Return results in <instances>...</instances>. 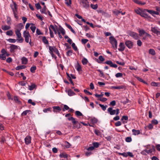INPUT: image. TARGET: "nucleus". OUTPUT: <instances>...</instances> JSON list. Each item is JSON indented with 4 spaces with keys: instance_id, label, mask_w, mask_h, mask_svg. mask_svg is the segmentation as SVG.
Returning a JSON list of instances; mask_svg holds the SVG:
<instances>
[{
    "instance_id": "f257e3e1",
    "label": "nucleus",
    "mask_w": 160,
    "mask_h": 160,
    "mask_svg": "<svg viewBox=\"0 0 160 160\" xmlns=\"http://www.w3.org/2000/svg\"><path fill=\"white\" fill-rule=\"evenodd\" d=\"M109 40L113 48L115 49H116L117 48L118 42L116 39L113 36H111L109 38Z\"/></svg>"
},
{
    "instance_id": "f03ea898",
    "label": "nucleus",
    "mask_w": 160,
    "mask_h": 160,
    "mask_svg": "<svg viewBox=\"0 0 160 160\" xmlns=\"http://www.w3.org/2000/svg\"><path fill=\"white\" fill-rule=\"evenodd\" d=\"M127 33L135 40H138L139 38L138 34L136 32L129 30L128 31Z\"/></svg>"
},
{
    "instance_id": "7ed1b4c3",
    "label": "nucleus",
    "mask_w": 160,
    "mask_h": 160,
    "mask_svg": "<svg viewBox=\"0 0 160 160\" xmlns=\"http://www.w3.org/2000/svg\"><path fill=\"white\" fill-rule=\"evenodd\" d=\"M119 109H117L116 110H113L112 108H109L108 109V112L111 115H113L116 114V115L119 113Z\"/></svg>"
},
{
    "instance_id": "20e7f679",
    "label": "nucleus",
    "mask_w": 160,
    "mask_h": 160,
    "mask_svg": "<svg viewBox=\"0 0 160 160\" xmlns=\"http://www.w3.org/2000/svg\"><path fill=\"white\" fill-rule=\"evenodd\" d=\"M146 12H147V9H142L140 15L141 17L145 18V19L150 18V17L146 13Z\"/></svg>"
},
{
    "instance_id": "39448f33",
    "label": "nucleus",
    "mask_w": 160,
    "mask_h": 160,
    "mask_svg": "<svg viewBox=\"0 0 160 160\" xmlns=\"http://www.w3.org/2000/svg\"><path fill=\"white\" fill-rule=\"evenodd\" d=\"M146 12H147V9H142L140 15L141 17L145 18V19L150 18V17L146 13Z\"/></svg>"
},
{
    "instance_id": "423d86ee",
    "label": "nucleus",
    "mask_w": 160,
    "mask_h": 160,
    "mask_svg": "<svg viewBox=\"0 0 160 160\" xmlns=\"http://www.w3.org/2000/svg\"><path fill=\"white\" fill-rule=\"evenodd\" d=\"M23 36L25 38V42L27 43L29 42V38L31 37L29 32L26 31H24L23 33Z\"/></svg>"
},
{
    "instance_id": "0eeeda50",
    "label": "nucleus",
    "mask_w": 160,
    "mask_h": 160,
    "mask_svg": "<svg viewBox=\"0 0 160 160\" xmlns=\"http://www.w3.org/2000/svg\"><path fill=\"white\" fill-rule=\"evenodd\" d=\"M151 31L157 35H160V29L157 27H152Z\"/></svg>"
},
{
    "instance_id": "6e6552de",
    "label": "nucleus",
    "mask_w": 160,
    "mask_h": 160,
    "mask_svg": "<svg viewBox=\"0 0 160 160\" xmlns=\"http://www.w3.org/2000/svg\"><path fill=\"white\" fill-rule=\"evenodd\" d=\"M125 45L129 49L132 48L133 46V43L130 40H127L125 42Z\"/></svg>"
},
{
    "instance_id": "1a4fd4ad",
    "label": "nucleus",
    "mask_w": 160,
    "mask_h": 160,
    "mask_svg": "<svg viewBox=\"0 0 160 160\" xmlns=\"http://www.w3.org/2000/svg\"><path fill=\"white\" fill-rule=\"evenodd\" d=\"M18 48L20 49L19 46L13 44H11L10 47V51L11 52H14L15 50L17 49Z\"/></svg>"
},
{
    "instance_id": "9d476101",
    "label": "nucleus",
    "mask_w": 160,
    "mask_h": 160,
    "mask_svg": "<svg viewBox=\"0 0 160 160\" xmlns=\"http://www.w3.org/2000/svg\"><path fill=\"white\" fill-rule=\"evenodd\" d=\"M119 48L118 49L119 51L122 52L123 51L125 48V45L123 42H120L119 45Z\"/></svg>"
},
{
    "instance_id": "9b49d317",
    "label": "nucleus",
    "mask_w": 160,
    "mask_h": 160,
    "mask_svg": "<svg viewBox=\"0 0 160 160\" xmlns=\"http://www.w3.org/2000/svg\"><path fill=\"white\" fill-rule=\"evenodd\" d=\"M31 137L29 136H27L25 138V142L26 144H30L31 142Z\"/></svg>"
},
{
    "instance_id": "f8f14e48",
    "label": "nucleus",
    "mask_w": 160,
    "mask_h": 160,
    "mask_svg": "<svg viewBox=\"0 0 160 160\" xmlns=\"http://www.w3.org/2000/svg\"><path fill=\"white\" fill-rule=\"evenodd\" d=\"M52 108L53 111L55 113L59 112L61 110V108L59 106H54Z\"/></svg>"
},
{
    "instance_id": "ddd939ff",
    "label": "nucleus",
    "mask_w": 160,
    "mask_h": 160,
    "mask_svg": "<svg viewBox=\"0 0 160 160\" xmlns=\"http://www.w3.org/2000/svg\"><path fill=\"white\" fill-rule=\"evenodd\" d=\"M147 12L153 16H154V14L158 15L159 14V13L158 12H156L152 10L147 9Z\"/></svg>"
},
{
    "instance_id": "4468645a",
    "label": "nucleus",
    "mask_w": 160,
    "mask_h": 160,
    "mask_svg": "<svg viewBox=\"0 0 160 160\" xmlns=\"http://www.w3.org/2000/svg\"><path fill=\"white\" fill-rule=\"evenodd\" d=\"M125 87L124 86L121 85L118 86H112L111 88H114L116 89H123L125 88Z\"/></svg>"
},
{
    "instance_id": "2eb2a0df",
    "label": "nucleus",
    "mask_w": 160,
    "mask_h": 160,
    "mask_svg": "<svg viewBox=\"0 0 160 160\" xmlns=\"http://www.w3.org/2000/svg\"><path fill=\"white\" fill-rule=\"evenodd\" d=\"M20 29H17L15 31V33L18 38H20L21 37V34L20 32Z\"/></svg>"
},
{
    "instance_id": "dca6fc26",
    "label": "nucleus",
    "mask_w": 160,
    "mask_h": 160,
    "mask_svg": "<svg viewBox=\"0 0 160 160\" xmlns=\"http://www.w3.org/2000/svg\"><path fill=\"white\" fill-rule=\"evenodd\" d=\"M133 134L135 135H138L140 133V131L138 130L133 129L132 130Z\"/></svg>"
},
{
    "instance_id": "f3484780",
    "label": "nucleus",
    "mask_w": 160,
    "mask_h": 160,
    "mask_svg": "<svg viewBox=\"0 0 160 160\" xmlns=\"http://www.w3.org/2000/svg\"><path fill=\"white\" fill-rule=\"evenodd\" d=\"M128 117L127 116H122L121 119V120L123 122V123L124 124L127 123V122L125 121L124 120H128Z\"/></svg>"
},
{
    "instance_id": "a211bd4d",
    "label": "nucleus",
    "mask_w": 160,
    "mask_h": 160,
    "mask_svg": "<svg viewBox=\"0 0 160 160\" xmlns=\"http://www.w3.org/2000/svg\"><path fill=\"white\" fill-rule=\"evenodd\" d=\"M42 41L45 44H49L48 41L45 36L42 37Z\"/></svg>"
},
{
    "instance_id": "6ab92c4d",
    "label": "nucleus",
    "mask_w": 160,
    "mask_h": 160,
    "mask_svg": "<svg viewBox=\"0 0 160 160\" xmlns=\"http://www.w3.org/2000/svg\"><path fill=\"white\" fill-rule=\"evenodd\" d=\"M82 3L83 4V6L84 8H87L89 7V5L88 2H85L83 1Z\"/></svg>"
},
{
    "instance_id": "aec40b11",
    "label": "nucleus",
    "mask_w": 160,
    "mask_h": 160,
    "mask_svg": "<svg viewBox=\"0 0 160 160\" xmlns=\"http://www.w3.org/2000/svg\"><path fill=\"white\" fill-rule=\"evenodd\" d=\"M71 121H72V123L73 124L74 127L75 128L77 127L76 126V124L78 123V121H76L75 118H72V119Z\"/></svg>"
},
{
    "instance_id": "412c9836",
    "label": "nucleus",
    "mask_w": 160,
    "mask_h": 160,
    "mask_svg": "<svg viewBox=\"0 0 160 160\" xmlns=\"http://www.w3.org/2000/svg\"><path fill=\"white\" fill-rule=\"evenodd\" d=\"M21 59H22V64H26L27 63L28 61V59L25 57H23Z\"/></svg>"
},
{
    "instance_id": "4be33fe9",
    "label": "nucleus",
    "mask_w": 160,
    "mask_h": 160,
    "mask_svg": "<svg viewBox=\"0 0 160 160\" xmlns=\"http://www.w3.org/2000/svg\"><path fill=\"white\" fill-rule=\"evenodd\" d=\"M36 86L34 84H32L31 85H28V89L30 90H32L35 88Z\"/></svg>"
},
{
    "instance_id": "5701e85b",
    "label": "nucleus",
    "mask_w": 160,
    "mask_h": 160,
    "mask_svg": "<svg viewBox=\"0 0 160 160\" xmlns=\"http://www.w3.org/2000/svg\"><path fill=\"white\" fill-rule=\"evenodd\" d=\"M56 47L53 46H49L48 48L49 49V52L50 53H52L54 51V48H55Z\"/></svg>"
},
{
    "instance_id": "b1692460",
    "label": "nucleus",
    "mask_w": 160,
    "mask_h": 160,
    "mask_svg": "<svg viewBox=\"0 0 160 160\" xmlns=\"http://www.w3.org/2000/svg\"><path fill=\"white\" fill-rule=\"evenodd\" d=\"M26 66L25 65H20L18 66L17 67H16V69L17 70H19L20 69H24L26 68Z\"/></svg>"
},
{
    "instance_id": "393cba45",
    "label": "nucleus",
    "mask_w": 160,
    "mask_h": 160,
    "mask_svg": "<svg viewBox=\"0 0 160 160\" xmlns=\"http://www.w3.org/2000/svg\"><path fill=\"white\" fill-rule=\"evenodd\" d=\"M2 29L3 30H9L11 28V27L8 26H2Z\"/></svg>"
},
{
    "instance_id": "a878e982",
    "label": "nucleus",
    "mask_w": 160,
    "mask_h": 160,
    "mask_svg": "<svg viewBox=\"0 0 160 160\" xmlns=\"http://www.w3.org/2000/svg\"><path fill=\"white\" fill-rule=\"evenodd\" d=\"M66 26H67V27L73 33L75 34L76 32L73 29V28H72V27L70 25L66 24Z\"/></svg>"
},
{
    "instance_id": "bb28decb",
    "label": "nucleus",
    "mask_w": 160,
    "mask_h": 160,
    "mask_svg": "<svg viewBox=\"0 0 160 160\" xmlns=\"http://www.w3.org/2000/svg\"><path fill=\"white\" fill-rule=\"evenodd\" d=\"M59 156L60 158H67L68 157V155L64 153H62L59 155Z\"/></svg>"
},
{
    "instance_id": "cd10ccee",
    "label": "nucleus",
    "mask_w": 160,
    "mask_h": 160,
    "mask_svg": "<svg viewBox=\"0 0 160 160\" xmlns=\"http://www.w3.org/2000/svg\"><path fill=\"white\" fill-rule=\"evenodd\" d=\"M149 54L153 55H154L156 54L155 50L153 49H150L149 50Z\"/></svg>"
},
{
    "instance_id": "c85d7f7f",
    "label": "nucleus",
    "mask_w": 160,
    "mask_h": 160,
    "mask_svg": "<svg viewBox=\"0 0 160 160\" xmlns=\"http://www.w3.org/2000/svg\"><path fill=\"white\" fill-rule=\"evenodd\" d=\"M68 95L69 96H72L75 95V93L71 90L69 89L68 92Z\"/></svg>"
},
{
    "instance_id": "c756f323",
    "label": "nucleus",
    "mask_w": 160,
    "mask_h": 160,
    "mask_svg": "<svg viewBox=\"0 0 160 160\" xmlns=\"http://www.w3.org/2000/svg\"><path fill=\"white\" fill-rule=\"evenodd\" d=\"M82 62L83 65H85L87 64L88 62V61L86 58H84L82 59Z\"/></svg>"
},
{
    "instance_id": "7c9ffc66",
    "label": "nucleus",
    "mask_w": 160,
    "mask_h": 160,
    "mask_svg": "<svg viewBox=\"0 0 160 160\" xmlns=\"http://www.w3.org/2000/svg\"><path fill=\"white\" fill-rule=\"evenodd\" d=\"M145 31L143 29L140 30L139 31V35L140 36H141L143 35L145 33Z\"/></svg>"
},
{
    "instance_id": "2f4dec72",
    "label": "nucleus",
    "mask_w": 160,
    "mask_h": 160,
    "mask_svg": "<svg viewBox=\"0 0 160 160\" xmlns=\"http://www.w3.org/2000/svg\"><path fill=\"white\" fill-rule=\"evenodd\" d=\"M14 8L15 9H13L12 11L13 12V13L18 12L17 5L15 3H14Z\"/></svg>"
},
{
    "instance_id": "473e14b6",
    "label": "nucleus",
    "mask_w": 160,
    "mask_h": 160,
    "mask_svg": "<svg viewBox=\"0 0 160 160\" xmlns=\"http://www.w3.org/2000/svg\"><path fill=\"white\" fill-rule=\"evenodd\" d=\"M76 68L78 71H82V68L81 65L79 64H78L76 67Z\"/></svg>"
},
{
    "instance_id": "72a5a7b5",
    "label": "nucleus",
    "mask_w": 160,
    "mask_h": 160,
    "mask_svg": "<svg viewBox=\"0 0 160 160\" xmlns=\"http://www.w3.org/2000/svg\"><path fill=\"white\" fill-rule=\"evenodd\" d=\"M7 23L9 25H10L11 24V20L10 18L9 17H7Z\"/></svg>"
},
{
    "instance_id": "f704fd0d",
    "label": "nucleus",
    "mask_w": 160,
    "mask_h": 160,
    "mask_svg": "<svg viewBox=\"0 0 160 160\" xmlns=\"http://www.w3.org/2000/svg\"><path fill=\"white\" fill-rule=\"evenodd\" d=\"M65 3L68 6H70L71 4V0H65Z\"/></svg>"
},
{
    "instance_id": "c9c22d12",
    "label": "nucleus",
    "mask_w": 160,
    "mask_h": 160,
    "mask_svg": "<svg viewBox=\"0 0 160 160\" xmlns=\"http://www.w3.org/2000/svg\"><path fill=\"white\" fill-rule=\"evenodd\" d=\"M135 78H137L138 81H139L142 82L144 83H146V82L144 81L142 78L138 77V76H135Z\"/></svg>"
},
{
    "instance_id": "e433bc0d",
    "label": "nucleus",
    "mask_w": 160,
    "mask_h": 160,
    "mask_svg": "<svg viewBox=\"0 0 160 160\" xmlns=\"http://www.w3.org/2000/svg\"><path fill=\"white\" fill-rule=\"evenodd\" d=\"M99 106L101 108L102 110L104 111L106 110V108L107 107V106L106 105V106H104L101 104H99Z\"/></svg>"
},
{
    "instance_id": "4c0bfd02",
    "label": "nucleus",
    "mask_w": 160,
    "mask_h": 160,
    "mask_svg": "<svg viewBox=\"0 0 160 160\" xmlns=\"http://www.w3.org/2000/svg\"><path fill=\"white\" fill-rule=\"evenodd\" d=\"M71 146V144L68 142L66 141L65 142V147L66 148H70Z\"/></svg>"
},
{
    "instance_id": "58836bf2",
    "label": "nucleus",
    "mask_w": 160,
    "mask_h": 160,
    "mask_svg": "<svg viewBox=\"0 0 160 160\" xmlns=\"http://www.w3.org/2000/svg\"><path fill=\"white\" fill-rule=\"evenodd\" d=\"M90 6L92 8L94 9H97L98 7V6L97 4L94 5V4H91L90 5Z\"/></svg>"
},
{
    "instance_id": "ea45409f",
    "label": "nucleus",
    "mask_w": 160,
    "mask_h": 160,
    "mask_svg": "<svg viewBox=\"0 0 160 160\" xmlns=\"http://www.w3.org/2000/svg\"><path fill=\"white\" fill-rule=\"evenodd\" d=\"M30 111H31L30 110H26L24 111L22 113V116L26 115Z\"/></svg>"
},
{
    "instance_id": "a19ab883",
    "label": "nucleus",
    "mask_w": 160,
    "mask_h": 160,
    "mask_svg": "<svg viewBox=\"0 0 160 160\" xmlns=\"http://www.w3.org/2000/svg\"><path fill=\"white\" fill-rule=\"evenodd\" d=\"M122 74L120 72L118 73L117 74H116L115 75L116 77L117 78L122 77Z\"/></svg>"
},
{
    "instance_id": "79ce46f5",
    "label": "nucleus",
    "mask_w": 160,
    "mask_h": 160,
    "mask_svg": "<svg viewBox=\"0 0 160 160\" xmlns=\"http://www.w3.org/2000/svg\"><path fill=\"white\" fill-rule=\"evenodd\" d=\"M7 41L10 42L14 43L16 42V40L14 39L9 38Z\"/></svg>"
},
{
    "instance_id": "37998d69",
    "label": "nucleus",
    "mask_w": 160,
    "mask_h": 160,
    "mask_svg": "<svg viewBox=\"0 0 160 160\" xmlns=\"http://www.w3.org/2000/svg\"><path fill=\"white\" fill-rule=\"evenodd\" d=\"M75 114L78 117L82 116V114L79 111H77L75 112Z\"/></svg>"
},
{
    "instance_id": "c03bdc74",
    "label": "nucleus",
    "mask_w": 160,
    "mask_h": 160,
    "mask_svg": "<svg viewBox=\"0 0 160 160\" xmlns=\"http://www.w3.org/2000/svg\"><path fill=\"white\" fill-rule=\"evenodd\" d=\"M13 34V32L12 30L8 31L6 32V34L8 36H12Z\"/></svg>"
},
{
    "instance_id": "a18cd8bd",
    "label": "nucleus",
    "mask_w": 160,
    "mask_h": 160,
    "mask_svg": "<svg viewBox=\"0 0 160 160\" xmlns=\"http://www.w3.org/2000/svg\"><path fill=\"white\" fill-rule=\"evenodd\" d=\"M119 155H122L123 157L126 158L128 156L127 152H123V153H119Z\"/></svg>"
},
{
    "instance_id": "49530a36",
    "label": "nucleus",
    "mask_w": 160,
    "mask_h": 160,
    "mask_svg": "<svg viewBox=\"0 0 160 160\" xmlns=\"http://www.w3.org/2000/svg\"><path fill=\"white\" fill-rule=\"evenodd\" d=\"M72 51L71 50H69L66 53L67 55L68 56H70L72 55Z\"/></svg>"
},
{
    "instance_id": "de8ad7c7",
    "label": "nucleus",
    "mask_w": 160,
    "mask_h": 160,
    "mask_svg": "<svg viewBox=\"0 0 160 160\" xmlns=\"http://www.w3.org/2000/svg\"><path fill=\"white\" fill-rule=\"evenodd\" d=\"M93 146L94 148H97L100 145V144L98 142H95L93 143Z\"/></svg>"
},
{
    "instance_id": "09e8293b",
    "label": "nucleus",
    "mask_w": 160,
    "mask_h": 160,
    "mask_svg": "<svg viewBox=\"0 0 160 160\" xmlns=\"http://www.w3.org/2000/svg\"><path fill=\"white\" fill-rule=\"evenodd\" d=\"M4 54H1L0 55V58L2 60H5L6 59V56Z\"/></svg>"
},
{
    "instance_id": "8fccbe9b",
    "label": "nucleus",
    "mask_w": 160,
    "mask_h": 160,
    "mask_svg": "<svg viewBox=\"0 0 160 160\" xmlns=\"http://www.w3.org/2000/svg\"><path fill=\"white\" fill-rule=\"evenodd\" d=\"M91 121L92 123H97L98 120L96 118H93L91 119Z\"/></svg>"
},
{
    "instance_id": "3c124183",
    "label": "nucleus",
    "mask_w": 160,
    "mask_h": 160,
    "mask_svg": "<svg viewBox=\"0 0 160 160\" xmlns=\"http://www.w3.org/2000/svg\"><path fill=\"white\" fill-rule=\"evenodd\" d=\"M94 132L98 136H100L101 135L100 132L98 130H95L94 131Z\"/></svg>"
},
{
    "instance_id": "603ef678",
    "label": "nucleus",
    "mask_w": 160,
    "mask_h": 160,
    "mask_svg": "<svg viewBox=\"0 0 160 160\" xmlns=\"http://www.w3.org/2000/svg\"><path fill=\"white\" fill-rule=\"evenodd\" d=\"M36 66H33V67H31V69H30V71L32 72H35V71L36 70Z\"/></svg>"
},
{
    "instance_id": "864d4df0",
    "label": "nucleus",
    "mask_w": 160,
    "mask_h": 160,
    "mask_svg": "<svg viewBox=\"0 0 160 160\" xmlns=\"http://www.w3.org/2000/svg\"><path fill=\"white\" fill-rule=\"evenodd\" d=\"M72 46L75 51H77L78 50L77 48L74 43H72Z\"/></svg>"
},
{
    "instance_id": "5fc2aeb1",
    "label": "nucleus",
    "mask_w": 160,
    "mask_h": 160,
    "mask_svg": "<svg viewBox=\"0 0 160 160\" xmlns=\"http://www.w3.org/2000/svg\"><path fill=\"white\" fill-rule=\"evenodd\" d=\"M142 9L139 8L138 9L135 10V12L137 14L140 15Z\"/></svg>"
},
{
    "instance_id": "6e6d98bb",
    "label": "nucleus",
    "mask_w": 160,
    "mask_h": 160,
    "mask_svg": "<svg viewBox=\"0 0 160 160\" xmlns=\"http://www.w3.org/2000/svg\"><path fill=\"white\" fill-rule=\"evenodd\" d=\"M60 31V32L62 33V34L64 35L65 34V32L64 30L62 27L60 28L59 29Z\"/></svg>"
},
{
    "instance_id": "4d7b16f0",
    "label": "nucleus",
    "mask_w": 160,
    "mask_h": 160,
    "mask_svg": "<svg viewBox=\"0 0 160 160\" xmlns=\"http://www.w3.org/2000/svg\"><path fill=\"white\" fill-rule=\"evenodd\" d=\"M97 12L98 13H101L102 15H104V14H105V12L103 11L102 10H101V9H98L97 10Z\"/></svg>"
},
{
    "instance_id": "13d9d810",
    "label": "nucleus",
    "mask_w": 160,
    "mask_h": 160,
    "mask_svg": "<svg viewBox=\"0 0 160 160\" xmlns=\"http://www.w3.org/2000/svg\"><path fill=\"white\" fill-rule=\"evenodd\" d=\"M36 33L38 35H42L43 33L41 32V31L38 29L37 28L36 30Z\"/></svg>"
},
{
    "instance_id": "bf43d9fd",
    "label": "nucleus",
    "mask_w": 160,
    "mask_h": 160,
    "mask_svg": "<svg viewBox=\"0 0 160 160\" xmlns=\"http://www.w3.org/2000/svg\"><path fill=\"white\" fill-rule=\"evenodd\" d=\"M69 109V107L67 105H64V108L63 109V111H64L65 110H67Z\"/></svg>"
},
{
    "instance_id": "052dcab7",
    "label": "nucleus",
    "mask_w": 160,
    "mask_h": 160,
    "mask_svg": "<svg viewBox=\"0 0 160 160\" xmlns=\"http://www.w3.org/2000/svg\"><path fill=\"white\" fill-rule=\"evenodd\" d=\"M151 84L152 86L157 87L158 86V83L155 82H152L151 83Z\"/></svg>"
},
{
    "instance_id": "680f3d73",
    "label": "nucleus",
    "mask_w": 160,
    "mask_h": 160,
    "mask_svg": "<svg viewBox=\"0 0 160 160\" xmlns=\"http://www.w3.org/2000/svg\"><path fill=\"white\" fill-rule=\"evenodd\" d=\"M28 102L29 103L32 104V105L33 106L35 105L36 104L34 102H32V100L31 99H29L28 100Z\"/></svg>"
},
{
    "instance_id": "e2e57ef3",
    "label": "nucleus",
    "mask_w": 160,
    "mask_h": 160,
    "mask_svg": "<svg viewBox=\"0 0 160 160\" xmlns=\"http://www.w3.org/2000/svg\"><path fill=\"white\" fill-rule=\"evenodd\" d=\"M132 141V138L130 137H127L126 138V141L127 142H130Z\"/></svg>"
},
{
    "instance_id": "0e129e2a",
    "label": "nucleus",
    "mask_w": 160,
    "mask_h": 160,
    "mask_svg": "<svg viewBox=\"0 0 160 160\" xmlns=\"http://www.w3.org/2000/svg\"><path fill=\"white\" fill-rule=\"evenodd\" d=\"M49 28L50 36L51 38H53L54 37L53 32L50 28Z\"/></svg>"
},
{
    "instance_id": "69168bd1",
    "label": "nucleus",
    "mask_w": 160,
    "mask_h": 160,
    "mask_svg": "<svg viewBox=\"0 0 160 160\" xmlns=\"http://www.w3.org/2000/svg\"><path fill=\"white\" fill-rule=\"evenodd\" d=\"M46 7L45 6H44L43 8L42 9L41 12L42 13H45Z\"/></svg>"
},
{
    "instance_id": "338daca9",
    "label": "nucleus",
    "mask_w": 160,
    "mask_h": 160,
    "mask_svg": "<svg viewBox=\"0 0 160 160\" xmlns=\"http://www.w3.org/2000/svg\"><path fill=\"white\" fill-rule=\"evenodd\" d=\"M30 28L33 33L35 32L36 28L35 26H31L30 27Z\"/></svg>"
},
{
    "instance_id": "774afa93",
    "label": "nucleus",
    "mask_w": 160,
    "mask_h": 160,
    "mask_svg": "<svg viewBox=\"0 0 160 160\" xmlns=\"http://www.w3.org/2000/svg\"><path fill=\"white\" fill-rule=\"evenodd\" d=\"M142 42L140 40H138L137 42V44L138 46H141L142 45Z\"/></svg>"
}]
</instances>
